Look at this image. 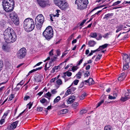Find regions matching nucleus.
<instances>
[{"mask_svg": "<svg viewBox=\"0 0 130 130\" xmlns=\"http://www.w3.org/2000/svg\"><path fill=\"white\" fill-rule=\"evenodd\" d=\"M79 81L78 80H77V79L75 80L73 82L74 83V84L75 85H77V84L79 82Z\"/></svg>", "mask_w": 130, "mask_h": 130, "instance_id": "obj_53", "label": "nucleus"}, {"mask_svg": "<svg viewBox=\"0 0 130 130\" xmlns=\"http://www.w3.org/2000/svg\"><path fill=\"white\" fill-rule=\"evenodd\" d=\"M2 47L3 50L6 51H8L9 48V46L7 44H4Z\"/></svg>", "mask_w": 130, "mask_h": 130, "instance_id": "obj_18", "label": "nucleus"}, {"mask_svg": "<svg viewBox=\"0 0 130 130\" xmlns=\"http://www.w3.org/2000/svg\"><path fill=\"white\" fill-rule=\"evenodd\" d=\"M108 98L110 100H114L116 98V97L115 96H113L109 95L108 96Z\"/></svg>", "mask_w": 130, "mask_h": 130, "instance_id": "obj_46", "label": "nucleus"}, {"mask_svg": "<svg viewBox=\"0 0 130 130\" xmlns=\"http://www.w3.org/2000/svg\"><path fill=\"white\" fill-rule=\"evenodd\" d=\"M60 96H57L56 98H55L54 101V103H56L58 102L60 100Z\"/></svg>", "mask_w": 130, "mask_h": 130, "instance_id": "obj_29", "label": "nucleus"}, {"mask_svg": "<svg viewBox=\"0 0 130 130\" xmlns=\"http://www.w3.org/2000/svg\"><path fill=\"white\" fill-rule=\"evenodd\" d=\"M121 1H118L114 3L112 5V6H115L116 5L119 4H120L121 3Z\"/></svg>", "mask_w": 130, "mask_h": 130, "instance_id": "obj_44", "label": "nucleus"}, {"mask_svg": "<svg viewBox=\"0 0 130 130\" xmlns=\"http://www.w3.org/2000/svg\"><path fill=\"white\" fill-rule=\"evenodd\" d=\"M88 3V0H76L75 3L77 8L80 10L86 9Z\"/></svg>", "mask_w": 130, "mask_h": 130, "instance_id": "obj_5", "label": "nucleus"}, {"mask_svg": "<svg viewBox=\"0 0 130 130\" xmlns=\"http://www.w3.org/2000/svg\"><path fill=\"white\" fill-rule=\"evenodd\" d=\"M30 98V96L27 95H26L24 97V100L25 101H26L28 99H29Z\"/></svg>", "mask_w": 130, "mask_h": 130, "instance_id": "obj_50", "label": "nucleus"}, {"mask_svg": "<svg viewBox=\"0 0 130 130\" xmlns=\"http://www.w3.org/2000/svg\"><path fill=\"white\" fill-rule=\"evenodd\" d=\"M51 61L49 63H48L49 66L48 67H47V63H46V64L45 65V68L44 69L46 71L48 69V68H49L51 66H52V63L54 61V59H51Z\"/></svg>", "mask_w": 130, "mask_h": 130, "instance_id": "obj_14", "label": "nucleus"}, {"mask_svg": "<svg viewBox=\"0 0 130 130\" xmlns=\"http://www.w3.org/2000/svg\"><path fill=\"white\" fill-rule=\"evenodd\" d=\"M57 13L55 15H54V17L55 16H57V17H58L59 15V12H60V11L59 10H56Z\"/></svg>", "mask_w": 130, "mask_h": 130, "instance_id": "obj_40", "label": "nucleus"}, {"mask_svg": "<svg viewBox=\"0 0 130 130\" xmlns=\"http://www.w3.org/2000/svg\"><path fill=\"white\" fill-rule=\"evenodd\" d=\"M35 25L32 19L28 18L26 19L24 22V27L27 32L32 31L34 29Z\"/></svg>", "mask_w": 130, "mask_h": 130, "instance_id": "obj_3", "label": "nucleus"}, {"mask_svg": "<svg viewBox=\"0 0 130 130\" xmlns=\"http://www.w3.org/2000/svg\"><path fill=\"white\" fill-rule=\"evenodd\" d=\"M43 36L48 41H49L54 36L53 29L51 26L47 27L42 34Z\"/></svg>", "mask_w": 130, "mask_h": 130, "instance_id": "obj_4", "label": "nucleus"}, {"mask_svg": "<svg viewBox=\"0 0 130 130\" xmlns=\"http://www.w3.org/2000/svg\"><path fill=\"white\" fill-rule=\"evenodd\" d=\"M97 36L96 33H91L90 34V36L91 37L96 38Z\"/></svg>", "mask_w": 130, "mask_h": 130, "instance_id": "obj_26", "label": "nucleus"}, {"mask_svg": "<svg viewBox=\"0 0 130 130\" xmlns=\"http://www.w3.org/2000/svg\"><path fill=\"white\" fill-rule=\"evenodd\" d=\"M4 118H3L1 119L0 121V124H2L5 121Z\"/></svg>", "mask_w": 130, "mask_h": 130, "instance_id": "obj_56", "label": "nucleus"}, {"mask_svg": "<svg viewBox=\"0 0 130 130\" xmlns=\"http://www.w3.org/2000/svg\"><path fill=\"white\" fill-rule=\"evenodd\" d=\"M113 15V13H108L105 15V16L104 17V19L106 18L107 19H108V18H109L111 17Z\"/></svg>", "mask_w": 130, "mask_h": 130, "instance_id": "obj_24", "label": "nucleus"}, {"mask_svg": "<svg viewBox=\"0 0 130 130\" xmlns=\"http://www.w3.org/2000/svg\"><path fill=\"white\" fill-rule=\"evenodd\" d=\"M86 96V93H84L80 96L79 98L80 100L83 99Z\"/></svg>", "mask_w": 130, "mask_h": 130, "instance_id": "obj_33", "label": "nucleus"}, {"mask_svg": "<svg viewBox=\"0 0 130 130\" xmlns=\"http://www.w3.org/2000/svg\"><path fill=\"white\" fill-rule=\"evenodd\" d=\"M110 35V32H109L103 35V37L104 38L108 39L109 37V36Z\"/></svg>", "mask_w": 130, "mask_h": 130, "instance_id": "obj_27", "label": "nucleus"}, {"mask_svg": "<svg viewBox=\"0 0 130 130\" xmlns=\"http://www.w3.org/2000/svg\"><path fill=\"white\" fill-rule=\"evenodd\" d=\"M47 100L44 98L40 100V102L42 104L44 103L45 102H47Z\"/></svg>", "mask_w": 130, "mask_h": 130, "instance_id": "obj_36", "label": "nucleus"}, {"mask_svg": "<svg viewBox=\"0 0 130 130\" xmlns=\"http://www.w3.org/2000/svg\"><path fill=\"white\" fill-rule=\"evenodd\" d=\"M49 54L50 56H52L53 55V50H52L49 52Z\"/></svg>", "mask_w": 130, "mask_h": 130, "instance_id": "obj_52", "label": "nucleus"}, {"mask_svg": "<svg viewBox=\"0 0 130 130\" xmlns=\"http://www.w3.org/2000/svg\"><path fill=\"white\" fill-rule=\"evenodd\" d=\"M108 45V44H105L102 46H100L98 48V49L99 51H100L106 48Z\"/></svg>", "mask_w": 130, "mask_h": 130, "instance_id": "obj_23", "label": "nucleus"}, {"mask_svg": "<svg viewBox=\"0 0 130 130\" xmlns=\"http://www.w3.org/2000/svg\"><path fill=\"white\" fill-rule=\"evenodd\" d=\"M4 39L7 43H12L16 40L17 36L13 30L10 27L6 29L4 33Z\"/></svg>", "mask_w": 130, "mask_h": 130, "instance_id": "obj_1", "label": "nucleus"}, {"mask_svg": "<svg viewBox=\"0 0 130 130\" xmlns=\"http://www.w3.org/2000/svg\"><path fill=\"white\" fill-rule=\"evenodd\" d=\"M32 105V103H31L30 102L27 105V107H28V108L29 109H30Z\"/></svg>", "mask_w": 130, "mask_h": 130, "instance_id": "obj_45", "label": "nucleus"}, {"mask_svg": "<svg viewBox=\"0 0 130 130\" xmlns=\"http://www.w3.org/2000/svg\"><path fill=\"white\" fill-rule=\"evenodd\" d=\"M129 62H126L124 63L123 65V69L125 70L127 69L129 67Z\"/></svg>", "mask_w": 130, "mask_h": 130, "instance_id": "obj_19", "label": "nucleus"}, {"mask_svg": "<svg viewBox=\"0 0 130 130\" xmlns=\"http://www.w3.org/2000/svg\"><path fill=\"white\" fill-rule=\"evenodd\" d=\"M86 21V20H84L80 24V26H82L83 25L84 23H85Z\"/></svg>", "mask_w": 130, "mask_h": 130, "instance_id": "obj_55", "label": "nucleus"}, {"mask_svg": "<svg viewBox=\"0 0 130 130\" xmlns=\"http://www.w3.org/2000/svg\"><path fill=\"white\" fill-rule=\"evenodd\" d=\"M68 111L67 109H65L59 111L58 112V114L60 115L67 113Z\"/></svg>", "mask_w": 130, "mask_h": 130, "instance_id": "obj_16", "label": "nucleus"}, {"mask_svg": "<svg viewBox=\"0 0 130 130\" xmlns=\"http://www.w3.org/2000/svg\"><path fill=\"white\" fill-rule=\"evenodd\" d=\"M9 111V110H7L4 113V115L3 116V118H6V116L8 115Z\"/></svg>", "mask_w": 130, "mask_h": 130, "instance_id": "obj_34", "label": "nucleus"}, {"mask_svg": "<svg viewBox=\"0 0 130 130\" xmlns=\"http://www.w3.org/2000/svg\"><path fill=\"white\" fill-rule=\"evenodd\" d=\"M104 102V100H102L100 102H99L98 103V105L96 107V108H97L98 107L100 106Z\"/></svg>", "mask_w": 130, "mask_h": 130, "instance_id": "obj_39", "label": "nucleus"}, {"mask_svg": "<svg viewBox=\"0 0 130 130\" xmlns=\"http://www.w3.org/2000/svg\"><path fill=\"white\" fill-rule=\"evenodd\" d=\"M90 75V72L88 71H86V73L84 74V76L85 77H86Z\"/></svg>", "mask_w": 130, "mask_h": 130, "instance_id": "obj_32", "label": "nucleus"}, {"mask_svg": "<svg viewBox=\"0 0 130 130\" xmlns=\"http://www.w3.org/2000/svg\"><path fill=\"white\" fill-rule=\"evenodd\" d=\"M10 16L14 23L16 25H18L19 23V20L17 14L14 12H13L10 14Z\"/></svg>", "mask_w": 130, "mask_h": 130, "instance_id": "obj_8", "label": "nucleus"}, {"mask_svg": "<svg viewBox=\"0 0 130 130\" xmlns=\"http://www.w3.org/2000/svg\"><path fill=\"white\" fill-rule=\"evenodd\" d=\"M26 54V51L25 48H22L19 50L17 53V56L20 59L24 58Z\"/></svg>", "mask_w": 130, "mask_h": 130, "instance_id": "obj_9", "label": "nucleus"}, {"mask_svg": "<svg viewBox=\"0 0 130 130\" xmlns=\"http://www.w3.org/2000/svg\"><path fill=\"white\" fill-rule=\"evenodd\" d=\"M24 84V82L23 80H22L19 83H18L17 85V86L20 85V86L23 85Z\"/></svg>", "mask_w": 130, "mask_h": 130, "instance_id": "obj_51", "label": "nucleus"}, {"mask_svg": "<svg viewBox=\"0 0 130 130\" xmlns=\"http://www.w3.org/2000/svg\"><path fill=\"white\" fill-rule=\"evenodd\" d=\"M2 4L3 9L6 12H10L13 10L14 5L13 0H3Z\"/></svg>", "mask_w": 130, "mask_h": 130, "instance_id": "obj_2", "label": "nucleus"}, {"mask_svg": "<svg viewBox=\"0 0 130 130\" xmlns=\"http://www.w3.org/2000/svg\"><path fill=\"white\" fill-rule=\"evenodd\" d=\"M101 57L97 56L95 60L96 61H97L101 59Z\"/></svg>", "mask_w": 130, "mask_h": 130, "instance_id": "obj_63", "label": "nucleus"}, {"mask_svg": "<svg viewBox=\"0 0 130 130\" xmlns=\"http://www.w3.org/2000/svg\"><path fill=\"white\" fill-rule=\"evenodd\" d=\"M66 51L64 52L62 54V55L61 56V57H63L64 56H65L68 53V52H67V51Z\"/></svg>", "mask_w": 130, "mask_h": 130, "instance_id": "obj_49", "label": "nucleus"}, {"mask_svg": "<svg viewBox=\"0 0 130 130\" xmlns=\"http://www.w3.org/2000/svg\"><path fill=\"white\" fill-rule=\"evenodd\" d=\"M18 122L19 121H17L13 122L11 124L8 126V128L10 130H13L17 126Z\"/></svg>", "mask_w": 130, "mask_h": 130, "instance_id": "obj_11", "label": "nucleus"}, {"mask_svg": "<svg viewBox=\"0 0 130 130\" xmlns=\"http://www.w3.org/2000/svg\"><path fill=\"white\" fill-rule=\"evenodd\" d=\"M3 66V63L2 60H0V72L2 70Z\"/></svg>", "mask_w": 130, "mask_h": 130, "instance_id": "obj_41", "label": "nucleus"}, {"mask_svg": "<svg viewBox=\"0 0 130 130\" xmlns=\"http://www.w3.org/2000/svg\"><path fill=\"white\" fill-rule=\"evenodd\" d=\"M94 81L91 78H90L89 79L88 84L89 85H92L93 84Z\"/></svg>", "mask_w": 130, "mask_h": 130, "instance_id": "obj_28", "label": "nucleus"}, {"mask_svg": "<svg viewBox=\"0 0 130 130\" xmlns=\"http://www.w3.org/2000/svg\"><path fill=\"white\" fill-rule=\"evenodd\" d=\"M72 75V73L70 72H67L66 73H64V76H63V77L64 78L65 81L66 82L67 81L68 79H66V76H70Z\"/></svg>", "mask_w": 130, "mask_h": 130, "instance_id": "obj_17", "label": "nucleus"}, {"mask_svg": "<svg viewBox=\"0 0 130 130\" xmlns=\"http://www.w3.org/2000/svg\"><path fill=\"white\" fill-rule=\"evenodd\" d=\"M71 93V90L70 89H69L66 92V93L64 95V96L65 97L67 96L68 95L70 94Z\"/></svg>", "mask_w": 130, "mask_h": 130, "instance_id": "obj_30", "label": "nucleus"}, {"mask_svg": "<svg viewBox=\"0 0 130 130\" xmlns=\"http://www.w3.org/2000/svg\"><path fill=\"white\" fill-rule=\"evenodd\" d=\"M105 6V5H102V6H100V7H97L94 8L89 13V14L90 13H91V12H92L93 11H94L96 9L99 8H100V7H103L104 6Z\"/></svg>", "mask_w": 130, "mask_h": 130, "instance_id": "obj_37", "label": "nucleus"}, {"mask_svg": "<svg viewBox=\"0 0 130 130\" xmlns=\"http://www.w3.org/2000/svg\"><path fill=\"white\" fill-rule=\"evenodd\" d=\"M83 61V59L80 60L79 61V62L78 64H77V65H79Z\"/></svg>", "mask_w": 130, "mask_h": 130, "instance_id": "obj_64", "label": "nucleus"}, {"mask_svg": "<svg viewBox=\"0 0 130 130\" xmlns=\"http://www.w3.org/2000/svg\"><path fill=\"white\" fill-rule=\"evenodd\" d=\"M78 68V67L77 66H74L72 67L71 69L72 70V71L74 72L75 71H76Z\"/></svg>", "mask_w": 130, "mask_h": 130, "instance_id": "obj_31", "label": "nucleus"}, {"mask_svg": "<svg viewBox=\"0 0 130 130\" xmlns=\"http://www.w3.org/2000/svg\"><path fill=\"white\" fill-rule=\"evenodd\" d=\"M75 97H70L68 99V102L69 104H71L75 100Z\"/></svg>", "mask_w": 130, "mask_h": 130, "instance_id": "obj_20", "label": "nucleus"}, {"mask_svg": "<svg viewBox=\"0 0 130 130\" xmlns=\"http://www.w3.org/2000/svg\"><path fill=\"white\" fill-rule=\"evenodd\" d=\"M50 20L52 21H53V17H54V16H53L54 15H53V14H51V15L50 14Z\"/></svg>", "mask_w": 130, "mask_h": 130, "instance_id": "obj_62", "label": "nucleus"}, {"mask_svg": "<svg viewBox=\"0 0 130 130\" xmlns=\"http://www.w3.org/2000/svg\"><path fill=\"white\" fill-rule=\"evenodd\" d=\"M14 97V94H11L10 95V96L8 100L9 101H11L13 98Z\"/></svg>", "mask_w": 130, "mask_h": 130, "instance_id": "obj_42", "label": "nucleus"}, {"mask_svg": "<svg viewBox=\"0 0 130 130\" xmlns=\"http://www.w3.org/2000/svg\"><path fill=\"white\" fill-rule=\"evenodd\" d=\"M44 20V18L42 14H40L37 16L35 19V23L38 29L41 28Z\"/></svg>", "mask_w": 130, "mask_h": 130, "instance_id": "obj_6", "label": "nucleus"}, {"mask_svg": "<svg viewBox=\"0 0 130 130\" xmlns=\"http://www.w3.org/2000/svg\"><path fill=\"white\" fill-rule=\"evenodd\" d=\"M130 27V25L128 24H124V25H122V28H123L125 30V28H127V29L128 30L127 31V32H128L130 31V28H128Z\"/></svg>", "mask_w": 130, "mask_h": 130, "instance_id": "obj_21", "label": "nucleus"}, {"mask_svg": "<svg viewBox=\"0 0 130 130\" xmlns=\"http://www.w3.org/2000/svg\"><path fill=\"white\" fill-rule=\"evenodd\" d=\"M69 58H67L66 59H65V60L64 61V62H62V63H60L59 64V66H60L63 63H64V62H66L67 61H68L69 60Z\"/></svg>", "mask_w": 130, "mask_h": 130, "instance_id": "obj_60", "label": "nucleus"}, {"mask_svg": "<svg viewBox=\"0 0 130 130\" xmlns=\"http://www.w3.org/2000/svg\"><path fill=\"white\" fill-rule=\"evenodd\" d=\"M87 112V110L85 109H83L81 110L80 111V114L82 115L85 113H86Z\"/></svg>", "mask_w": 130, "mask_h": 130, "instance_id": "obj_38", "label": "nucleus"}, {"mask_svg": "<svg viewBox=\"0 0 130 130\" xmlns=\"http://www.w3.org/2000/svg\"><path fill=\"white\" fill-rule=\"evenodd\" d=\"M129 99H130V95L128 93H126L124 97H122V102H124Z\"/></svg>", "mask_w": 130, "mask_h": 130, "instance_id": "obj_13", "label": "nucleus"}, {"mask_svg": "<svg viewBox=\"0 0 130 130\" xmlns=\"http://www.w3.org/2000/svg\"><path fill=\"white\" fill-rule=\"evenodd\" d=\"M84 72L83 70H80L76 74L75 76L77 79H79L81 78L82 75V73Z\"/></svg>", "mask_w": 130, "mask_h": 130, "instance_id": "obj_15", "label": "nucleus"}, {"mask_svg": "<svg viewBox=\"0 0 130 130\" xmlns=\"http://www.w3.org/2000/svg\"><path fill=\"white\" fill-rule=\"evenodd\" d=\"M6 24V22L4 20H2L1 22V25L2 26H4Z\"/></svg>", "mask_w": 130, "mask_h": 130, "instance_id": "obj_43", "label": "nucleus"}, {"mask_svg": "<svg viewBox=\"0 0 130 130\" xmlns=\"http://www.w3.org/2000/svg\"><path fill=\"white\" fill-rule=\"evenodd\" d=\"M36 70L35 69H34L32 70H31V71H30L28 73V74L29 75L30 74H31L33 72H34L35 71H36Z\"/></svg>", "mask_w": 130, "mask_h": 130, "instance_id": "obj_61", "label": "nucleus"}, {"mask_svg": "<svg viewBox=\"0 0 130 130\" xmlns=\"http://www.w3.org/2000/svg\"><path fill=\"white\" fill-rule=\"evenodd\" d=\"M84 86V82L82 83L79 86V88H83Z\"/></svg>", "mask_w": 130, "mask_h": 130, "instance_id": "obj_54", "label": "nucleus"}, {"mask_svg": "<svg viewBox=\"0 0 130 130\" xmlns=\"http://www.w3.org/2000/svg\"><path fill=\"white\" fill-rule=\"evenodd\" d=\"M54 2L56 5L62 10L66 9L68 7L65 0H54Z\"/></svg>", "mask_w": 130, "mask_h": 130, "instance_id": "obj_7", "label": "nucleus"}, {"mask_svg": "<svg viewBox=\"0 0 130 130\" xmlns=\"http://www.w3.org/2000/svg\"><path fill=\"white\" fill-rule=\"evenodd\" d=\"M45 95L47 96L50 97H51V94L49 92H48Z\"/></svg>", "mask_w": 130, "mask_h": 130, "instance_id": "obj_57", "label": "nucleus"}, {"mask_svg": "<svg viewBox=\"0 0 130 130\" xmlns=\"http://www.w3.org/2000/svg\"><path fill=\"white\" fill-rule=\"evenodd\" d=\"M43 110V108L41 107H37V111H41Z\"/></svg>", "mask_w": 130, "mask_h": 130, "instance_id": "obj_48", "label": "nucleus"}, {"mask_svg": "<svg viewBox=\"0 0 130 130\" xmlns=\"http://www.w3.org/2000/svg\"><path fill=\"white\" fill-rule=\"evenodd\" d=\"M58 67H55L54 68H53L52 71H53V72H55V70H57L58 68Z\"/></svg>", "mask_w": 130, "mask_h": 130, "instance_id": "obj_59", "label": "nucleus"}, {"mask_svg": "<svg viewBox=\"0 0 130 130\" xmlns=\"http://www.w3.org/2000/svg\"><path fill=\"white\" fill-rule=\"evenodd\" d=\"M52 93L53 94H55L57 93V91L55 89H53L52 91Z\"/></svg>", "mask_w": 130, "mask_h": 130, "instance_id": "obj_58", "label": "nucleus"}, {"mask_svg": "<svg viewBox=\"0 0 130 130\" xmlns=\"http://www.w3.org/2000/svg\"><path fill=\"white\" fill-rule=\"evenodd\" d=\"M56 83L58 85H60L62 84V82L61 79H58L56 81Z\"/></svg>", "mask_w": 130, "mask_h": 130, "instance_id": "obj_35", "label": "nucleus"}, {"mask_svg": "<svg viewBox=\"0 0 130 130\" xmlns=\"http://www.w3.org/2000/svg\"><path fill=\"white\" fill-rule=\"evenodd\" d=\"M78 104L77 103L74 102L72 104V106L74 107H75L78 105Z\"/></svg>", "mask_w": 130, "mask_h": 130, "instance_id": "obj_47", "label": "nucleus"}, {"mask_svg": "<svg viewBox=\"0 0 130 130\" xmlns=\"http://www.w3.org/2000/svg\"><path fill=\"white\" fill-rule=\"evenodd\" d=\"M104 130H113L112 128L110 125H108L105 126Z\"/></svg>", "mask_w": 130, "mask_h": 130, "instance_id": "obj_25", "label": "nucleus"}, {"mask_svg": "<svg viewBox=\"0 0 130 130\" xmlns=\"http://www.w3.org/2000/svg\"><path fill=\"white\" fill-rule=\"evenodd\" d=\"M122 56L123 57V60L125 62H130V58L127 54L123 53V55H122Z\"/></svg>", "mask_w": 130, "mask_h": 130, "instance_id": "obj_12", "label": "nucleus"}, {"mask_svg": "<svg viewBox=\"0 0 130 130\" xmlns=\"http://www.w3.org/2000/svg\"><path fill=\"white\" fill-rule=\"evenodd\" d=\"M88 44L89 46L93 47L96 44V43L94 41H90L88 42Z\"/></svg>", "mask_w": 130, "mask_h": 130, "instance_id": "obj_22", "label": "nucleus"}, {"mask_svg": "<svg viewBox=\"0 0 130 130\" xmlns=\"http://www.w3.org/2000/svg\"><path fill=\"white\" fill-rule=\"evenodd\" d=\"M38 4L41 7H44L49 5L48 0H37Z\"/></svg>", "mask_w": 130, "mask_h": 130, "instance_id": "obj_10", "label": "nucleus"}]
</instances>
